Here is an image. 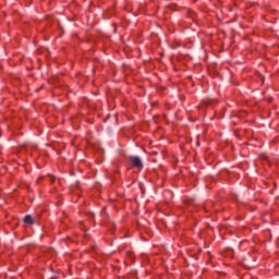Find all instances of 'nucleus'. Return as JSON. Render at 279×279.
Here are the masks:
<instances>
[{"mask_svg":"<svg viewBox=\"0 0 279 279\" xmlns=\"http://www.w3.org/2000/svg\"><path fill=\"white\" fill-rule=\"evenodd\" d=\"M129 162L136 169H143V160L138 156H129Z\"/></svg>","mask_w":279,"mask_h":279,"instance_id":"obj_1","label":"nucleus"},{"mask_svg":"<svg viewBox=\"0 0 279 279\" xmlns=\"http://www.w3.org/2000/svg\"><path fill=\"white\" fill-rule=\"evenodd\" d=\"M24 223H27L28 226L34 225V218H32L29 215L25 216Z\"/></svg>","mask_w":279,"mask_h":279,"instance_id":"obj_2","label":"nucleus"},{"mask_svg":"<svg viewBox=\"0 0 279 279\" xmlns=\"http://www.w3.org/2000/svg\"><path fill=\"white\" fill-rule=\"evenodd\" d=\"M210 100H205V101H203V106H210Z\"/></svg>","mask_w":279,"mask_h":279,"instance_id":"obj_3","label":"nucleus"},{"mask_svg":"<svg viewBox=\"0 0 279 279\" xmlns=\"http://www.w3.org/2000/svg\"><path fill=\"white\" fill-rule=\"evenodd\" d=\"M56 180V178L50 175V182H53Z\"/></svg>","mask_w":279,"mask_h":279,"instance_id":"obj_4","label":"nucleus"},{"mask_svg":"<svg viewBox=\"0 0 279 279\" xmlns=\"http://www.w3.org/2000/svg\"><path fill=\"white\" fill-rule=\"evenodd\" d=\"M128 256H129L130 258H132V253H128Z\"/></svg>","mask_w":279,"mask_h":279,"instance_id":"obj_5","label":"nucleus"},{"mask_svg":"<svg viewBox=\"0 0 279 279\" xmlns=\"http://www.w3.org/2000/svg\"><path fill=\"white\" fill-rule=\"evenodd\" d=\"M260 80L264 81L263 75H260Z\"/></svg>","mask_w":279,"mask_h":279,"instance_id":"obj_6","label":"nucleus"}]
</instances>
